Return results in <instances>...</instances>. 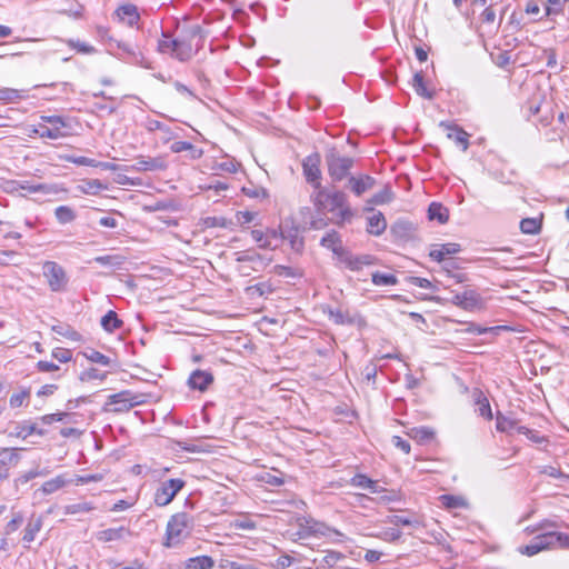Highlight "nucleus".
<instances>
[{
    "instance_id": "26",
    "label": "nucleus",
    "mask_w": 569,
    "mask_h": 569,
    "mask_svg": "<svg viewBox=\"0 0 569 569\" xmlns=\"http://www.w3.org/2000/svg\"><path fill=\"white\" fill-rule=\"evenodd\" d=\"M214 560L209 556H197L186 561V569H212Z\"/></svg>"
},
{
    "instance_id": "49",
    "label": "nucleus",
    "mask_w": 569,
    "mask_h": 569,
    "mask_svg": "<svg viewBox=\"0 0 569 569\" xmlns=\"http://www.w3.org/2000/svg\"><path fill=\"white\" fill-rule=\"evenodd\" d=\"M94 261L101 266L119 267L122 264V257L120 256H99Z\"/></svg>"
},
{
    "instance_id": "57",
    "label": "nucleus",
    "mask_w": 569,
    "mask_h": 569,
    "mask_svg": "<svg viewBox=\"0 0 569 569\" xmlns=\"http://www.w3.org/2000/svg\"><path fill=\"white\" fill-rule=\"evenodd\" d=\"M402 532L398 529L389 528L383 530L380 535H378L379 538H381L385 541L393 542L401 538Z\"/></svg>"
},
{
    "instance_id": "29",
    "label": "nucleus",
    "mask_w": 569,
    "mask_h": 569,
    "mask_svg": "<svg viewBox=\"0 0 569 569\" xmlns=\"http://www.w3.org/2000/svg\"><path fill=\"white\" fill-rule=\"evenodd\" d=\"M328 315L329 319L337 325H352L355 322V317L351 316L348 311L342 310L341 308H330L328 310Z\"/></svg>"
},
{
    "instance_id": "48",
    "label": "nucleus",
    "mask_w": 569,
    "mask_h": 569,
    "mask_svg": "<svg viewBox=\"0 0 569 569\" xmlns=\"http://www.w3.org/2000/svg\"><path fill=\"white\" fill-rule=\"evenodd\" d=\"M84 357L90 360L91 362H96L102 366H109L111 363V360L109 357L104 356L103 353L91 349L88 352L83 353Z\"/></svg>"
},
{
    "instance_id": "51",
    "label": "nucleus",
    "mask_w": 569,
    "mask_h": 569,
    "mask_svg": "<svg viewBox=\"0 0 569 569\" xmlns=\"http://www.w3.org/2000/svg\"><path fill=\"white\" fill-rule=\"evenodd\" d=\"M20 188L22 190H26L29 193H37V192L51 193L52 192V188L47 184H30L29 182H24V183L20 184Z\"/></svg>"
},
{
    "instance_id": "58",
    "label": "nucleus",
    "mask_w": 569,
    "mask_h": 569,
    "mask_svg": "<svg viewBox=\"0 0 569 569\" xmlns=\"http://www.w3.org/2000/svg\"><path fill=\"white\" fill-rule=\"evenodd\" d=\"M53 330L57 333H59V335H61V336H63V337H66V338H68L70 340H73V341L80 340L79 332H77L76 330L71 329L70 327L64 328V327L58 326V327H53Z\"/></svg>"
},
{
    "instance_id": "60",
    "label": "nucleus",
    "mask_w": 569,
    "mask_h": 569,
    "mask_svg": "<svg viewBox=\"0 0 569 569\" xmlns=\"http://www.w3.org/2000/svg\"><path fill=\"white\" fill-rule=\"evenodd\" d=\"M541 551V547L536 545L533 540L530 541V543L522 546L519 548V552L521 555L532 557Z\"/></svg>"
},
{
    "instance_id": "32",
    "label": "nucleus",
    "mask_w": 569,
    "mask_h": 569,
    "mask_svg": "<svg viewBox=\"0 0 569 569\" xmlns=\"http://www.w3.org/2000/svg\"><path fill=\"white\" fill-rule=\"evenodd\" d=\"M41 527H42L41 518L30 519L27 527L24 528L22 540L27 543L32 542L34 540L37 533L40 531Z\"/></svg>"
},
{
    "instance_id": "12",
    "label": "nucleus",
    "mask_w": 569,
    "mask_h": 569,
    "mask_svg": "<svg viewBox=\"0 0 569 569\" xmlns=\"http://www.w3.org/2000/svg\"><path fill=\"white\" fill-rule=\"evenodd\" d=\"M451 302L461 309L473 311L481 308L482 299L476 290L467 289L463 292L453 295Z\"/></svg>"
},
{
    "instance_id": "15",
    "label": "nucleus",
    "mask_w": 569,
    "mask_h": 569,
    "mask_svg": "<svg viewBox=\"0 0 569 569\" xmlns=\"http://www.w3.org/2000/svg\"><path fill=\"white\" fill-rule=\"evenodd\" d=\"M376 184L373 177L361 174L359 177L350 176L348 178V188L357 196L360 197L368 190L372 189Z\"/></svg>"
},
{
    "instance_id": "13",
    "label": "nucleus",
    "mask_w": 569,
    "mask_h": 569,
    "mask_svg": "<svg viewBox=\"0 0 569 569\" xmlns=\"http://www.w3.org/2000/svg\"><path fill=\"white\" fill-rule=\"evenodd\" d=\"M168 168L166 156L144 157L139 156L132 169L136 171H163Z\"/></svg>"
},
{
    "instance_id": "17",
    "label": "nucleus",
    "mask_w": 569,
    "mask_h": 569,
    "mask_svg": "<svg viewBox=\"0 0 569 569\" xmlns=\"http://www.w3.org/2000/svg\"><path fill=\"white\" fill-rule=\"evenodd\" d=\"M460 251L461 246L459 243L448 242L435 246L430 251L429 257L437 262H441L446 257L457 254Z\"/></svg>"
},
{
    "instance_id": "64",
    "label": "nucleus",
    "mask_w": 569,
    "mask_h": 569,
    "mask_svg": "<svg viewBox=\"0 0 569 569\" xmlns=\"http://www.w3.org/2000/svg\"><path fill=\"white\" fill-rule=\"evenodd\" d=\"M256 217L254 212L251 211H237L236 220L239 224L250 223Z\"/></svg>"
},
{
    "instance_id": "40",
    "label": "nucleus",
    "mask_w": 569,
    "mask_h": 569,
    "mask_svg": "<svg viewBox=\"0 0 569 569\" xmlns=\"http://www.w3.org/2000/svg\"><path fill=\"white\" fill-rule=\"evenodd\" d=\"M66 485H67V480L64 479V477L57 476L56 478L46 481L42 485L41 490L44 495H51V493L56 492L57 490L61 489L62 487H64Z\"/></svg>"
},
{
    "instance_id": "35",
    "label": "nucleus",
    "mask_w": 569,
    "mask_h": 569,
    "mask_svg": "<svg viewBox=\"0 0 569 569\" xmlns=\"http://www.w3.org/2000/svg\"><path fill=\"white\" fill-rule=\"evenodd\" d=\"M409 437L417 440L418 442H427L433 439L435 432L428 427L412 428L408 432Z\"/></svg>"
},
{
    "instance_id": "2",
    "label": "nucleus",
    "mask_w": 569,
    "mask_h": 569,
    "mask_svg": "<svg viewBox=\"0 0 569 569\" xmlns=\"http://www.w3.org/2000/svg\"><path fill=\"white\" fill-rule=\"evenodd\" d=\"M320 244L333 252L338 260L351 271H359L363 266L376 263V258L371 254L353 256L349 250L342 247L341 238L335 230L322 237Z\"/></svg>"
},
{
    "instance_id": "23",
    "label": "nucleus",
    "mask_w": 569,
    "mask_h": 569,
    "mask_svg": "<svg viewBox=\"0 0 569 569\" xmlns=\"http://www.w3.org/2000/svg\"><path fill=\"white\" fill-rule=\"evenodd\" d=\"M472 397H473L475 403L478 407L477 408L478 413L481 417L486 418L487 420H491L493 417L491 407H490L489 400L483 395V392L479 389H476V390H473Z\"/></svg>"
},
{
    "instance_id": "7",
    "label": "nucleus",
    "mask_w": 569,
    "mask_h": 569,
    "mask_svg": "<svg viewBox=\"0 0 569 569\" xmlns=\"http://www.w3.org/2000/svg\"><path fill=\"white\" fill-rule=\"evenodd\" d=\"M41 120L46 123H39L32 132L38 134L40 138L48 139H60L67 137V132H64V128H67V123L64 119L60 116H42Z\"/></svg>"
},
{
    "instance_id": "63",
    "label": "nucleus",
    "mask_w": 569,
    "mask_h": 569,
    "mask_svg": "<svg viewBox=\"0 0 569 569\" xmlns=\"http://www.w3.org/2000/svg\"><path fill=\"white\" fill-rule=\"evenodd\" d=\"M38 371L40 372H53V371H59L60 370V367L51 361H44V360H40L37 362L36 365Z\"/></svg>"
},
{
    "instance_id": "37",
    "label": "nucleus",
    "mask_w": 569,
    "mask_h": 569,
    "mask_svg": "<svg viewBox=\"0 0 569 569\" xmlns=\"http://www.w3.org/2000/svg\"><path fill=\"white\" fill-rule=\"evenodd\" d=\"M441 503L448 509L466 508L468 506L465 498L453 495H442L440 497Z\"/></svg>"
},
{
    "instance_id": "22",
    "label": "nucleus",
    "mask_w": 569,
    "mask_h": 569,
    "mask_svg": "<svg viewBox=\"0 0 569 569\" xmlns=\"http://www.w3.org/2000/svg\"><path fill=\"white\" fill-rule=\"evenodd\" d=\"M350 483L353 487L362 488V489H369L372 493H380L382 491H386L383 488H381L377 481L370 479L366 475L357 473L351 478Z\"/></svg>"
},
{
    "instance_id": "46",
    "label": "nucleus",
    "mask_w": 569,
    "mask_h": 569,
    "mask_svg": "<svg viewBox=\"0 0 569 569\" xmlns=\"http://www.w3.org/2000/svg\"><path fill=\"white\" fill-rule=\"evenodd\" d=\"M186 40L190 41L192 43V40L198 38L200 41L204 38V31L199 24L190 26L186 29H183V36Z\"/></svg>"
},
{
    "instance_id": "61",
    "label": "nucleus",
    "mask_w": 569,
    "mask_h": 569,
    "mask_svg": "<svg viewBox=\"0 0 569 569\" xmlns=\"http://www.w3.org/2000/svg\"><path fill=\"white\" fill-rule=\"evenodd\" d=\"M480 20L483 23L492 24L496 21V11L493 10L492 6H488L485 8L482 13L480 14Z\"/></svg>"
},
{
    "instance_id": "44",
    "label": "nucleus",
    "mask_w": 569,
    "mask_h": 569,
    "mask_svg": "<svg viewBox=\"0 0 569 569\" xmlns=\"http://www.w3.org/2000/svg\"><path fill=\"white\" fill-rule=\"evenodd\" d=\"M107 186L98 179H91L83 181L81 190L84 193L97 194L101 190H106Z\"/></svg>"
},
{
    "instance_id": "28",
    "label": "nucleus",
    "mask_w": 569,
    "mask_h": 569,
    "mask_svg": "<svg viewBox=\"0 0 569 569\" xmlns=\"http://www.w3.org/2000/svg\"><path fill=\"white\" fill-rule=\"evenodd\" d=\"M555 531L545 532L536 536L532 540L536 545L541 547V551L553 549L557 547V540Z\"/></svg>"
},
{
    "instance_id": "53",
    "label": "nucleus",
    "mask_w": 569,
    "mask_h": 569,
    "mask_svg": "<svg viewBox=\"0 0 569 569\" xmlns=\"http://www.w3.org/2000/svg\"><path fill=\"white\" fill-rule=\"evenodd\" d=\"M93 510V506L89 502H79L66 507V513L74 515L79 512H89Z\"/></svg>"
},
{
    "instance_id": "38",
    "label": "nucleus",
    "mask_w": 569,
    "mask_h": 569,
    "mask_svg": "<svg viewBox=\"0 0 569 569\" xmlns=\"http://www.w3.org/2000/svg\"><path fill=\"white\" fill-rule=\"evenodd\" d=\"M251 238L258 243L259 248L261 249H270L274 250L278 248V243H271L267 239V233L259 229L251 230Z\"/></svg>"
},
{
    "instance_id": "54",
    "label": "nucleus",
    "mask_w": 569,
    "mask_h": 569,
    "mask_svg": "<svg viewBox=\"0 0 569 569\" xmlns=\"http://www.w3.org/2000/svg\"><path fill=\"white\" fill-rule=\"evenodd\" d=\"M231 222L224 217H207L204 219V224L208 228H228Z\"/></svg>"
},
{
    "instance_id": "30",
    "label": "nucleus",
    "mask_w": 569,
    "mask_h": 569,
    "mask_svg": "<svg viewBox=\"0 0 569 569\" xmlns=\"http://www.w3.org/2000/svg\"><path fill=\"white\" fill-rule=\"evenodd\" d=\"M101 326L108 332H113L122 326V321L118 318L117 312L109 310L101 318Z\"/></svg>"
},
{
    "instance_id": "9",
    "label": "nucleus",
    "mask_w": 569,
    "mask_h": 569,
    "mask_svg": "<svg viewBox=\"0 0 569 569\" xmlns=\"http://www.w3.org/2000/svg\"><path fill=\"white\" fill-rule=\"evenodd\" d=\"M141 403L139 397L129 390H123L118 393L110 395L104 405L103 410L107 412L121 413L127 412L134 406Z\"/></svg>"
},
{
    "instance_id": "1",
    "label": "nucleus",
    "mask_w": 569,
    "mask_h": 569,
    "mask_svg": "<svg viewBox=\"0 0 569 569\" xmlns=\"http://www.w3.org/2000/svg\"><path fill=\"white\" fill-rule=\"evenodd\" d=\"M310 198L316 210L320 213L331 212V220L338 226L350 222L355 216L348 202V196L341 190L336 188H320L319 190H315Z\"/></svg>"
},
{
    "instance_id": "39",
    "label": "nucleus",
    "mask_w": 569,
    "mask_h": 569,
    "mask_svg": "<svg viewBox=\"0 0 569 569\" xmlns=\"http://www.w3.org/2000/svg\"><path fill=\"white\" fill-rule=\"evenodd\" d=\"M371 281L376 286H395L398 279L395 274L376 271L371 274Z\"/></svg>"
},
{
    "instance_id": "18",
    "label": "nucleus",
    "mask_w": 569,
    "mask_h": 569,
    "mask_svg": "<svg viewBox=\"0 0 569 569\" xmlns=\"http://www.w3.org/2000/svg\"><path fill=\"white\" fill-rule=\"evenodd\" d=\"M415 227L410 221L399 219L390 227V233L397 240L407 241L412 237Z\"/></svg>"
},
{
    "instance_id": "24",
    "label": "nucleus",
    "mask_w": 569,
    "mask_h": 569,
    "mask_svg": "<svg viewBox=\"0 0 569 569\" xmlns=\"http://www.w3.org/2000/svg\"><path fill=\"white\" fill-rule=\"evenodd\" d=\"M177 447L180 450L198 453V452H210L211 446L206 445L199 440L196 441H188V440H179L176 442Z\"/></svg>"
},
{
    "instance_id": "10",
    "label": "nucleus",
    "mask_w": 569,
    "mask_h": 569,
    "mask_svg": "<svg viewBox=\"0 0 569 569\" xmlns=\"http://www.w3.org/2000/svg\"><path fill=\"white\" fill-rule=\"evenodd\" d=\"M43 276L47 278L51 291H63L68 283L64 269L54 261H47L43 264Z\"/></svg>"
},
{
    "instance_id": "25",
    "label": "nucleus",
    "mask_w": 569,
    "mask_h": 569,
    "mask_svg": "<svg viewBox=\"0 0 569 569\" xmlns=\"http://www.w3.org/2000/svg\"><path fill=\"white\" fill-rule=\"evenodd\" d=\"M428 218L446 223L449 219V211L439 202H431L428 208Z\"/></svg>"
},
{
    "instance_id": "14",
    "label": "nucleus",
    "mask_w": 569,
    "mask_h": 569,
    "mask_svg": "<svg viewBox=\"0 0 569 569\" xmlns=\"http://www.w3.org/2000/svg\"><path fill=\"white\" fill-rule=\"evenodd\" d=\"M213 380L214 378L211 372L197 369L190 375L188 379V386L192 390H199L203 392L209 388V386L213 383Z\"/></svg>"
},
{
    "instance_id": "52",
    "label": "nucleus",
    "mask_w": 569,
    "mask_h": 569,
    "mask_svg": "<svg viewBox=\"0 0 569 569\" xmlns=\"http://www.w3.org/2000/svg\"><path fill=\"white\" fill-rule=\"evenodd\" d=\"M52 358L61 363H66L72 359V351L66 348H56L52 350Z\"/></svg>"
},
{
    "instance_id": "19",
    "label": "nucleus",
    "mask_w": 569,
    "mask_h": 569,
    "mask_svg": "<svg viewBox=\"0 0 569 569\" xmlns=\"http://www.w3.org/2000/svg\"><path fill=\"white\" fill-rule=\"evenodd\" d=\"M116 16L118 19L124 23H127L129 27H133L138 23L140 16L138 13V9L133 4H123L120 6L116 10Z\"/></svg>"
},
{
    "instance_id": "34",
    "label": "nucleus",
    "mask_w": 569,
    "mask_h": 569,
    "mask_svg": "<svg viewBox=\"0 0 569 569\" xmlns=\"http://www.w3.org/2000/svg\"><path fill=\"white\" fill-rule=\"evenodd\" d=\"M20 460V456L17 449L4 448L0 451V466L8 468L9 466L17 465Z\"/></svg>"
},
{
    "instance_id": "6",
    "label": "nucleus",
    "mask_w": 569,
    "mask_h": 569,
    "mask_svg": "<svg viewBox=\"0 0 569 569\" xmlns=\"http://www.w3.org/2000/svg\"><path fill=\"white\" fill-rule=\"evenodd\" d=\"M299 530L296 533L299 539H306L308 537H330L331 535L343 537V535L333 528H330L323 522L317 521L312 518H300L298 519Z\"/></svg>"
},
{
    "instance_id": "45",
    "label": "nucleus",
    "mask_w": 569,
    "mask_h": 569,
    "mask_svg": "<svg viewBox=\"0 0 569 569\" xmlns=\"http://www.w3.org/2000/svg\"><path fill=\"white\" fill-rule=\"evenodd\" d=\"M23 98L21 91L12 88H2L0 89V101H4L8 103L17 102Z\"/></svg>"
},
{
    "instance_id": "42",
    "label": "nucleus",
    "mask_w": 569,
    "mask_h": 569,
    "mask_svg": "<svg viewBox=\"0 0 569 569\" xmlns=\"http://www.w3.org/2000/svg\"><path fill=\"white\" fill-rule=\"evenodd\" d=\"M541 223L536 218H525L520 221V230L526 234H535L539 232Z\"/></svg>"
},
{
    "instance_id": "4",
    "label": "nucleus",
    "mask_w": 569,
    "mask_h": 569,
    "mask_svg": "<svg viewBox=\"0 0 569 569\" xmlns=\"http://www.w3.org/2000/svg\"><path fill=\"white\" fill-rule=\"evenodd\" d=\"M158 50L184 62L192 58L193 48L192 43L183 37L171 39L168 34L162 33V39L158 42Z\"/></svg>"
},
{
    "instance_id": "3",
    "label": "nucleus",
    "mask_w": 569,
    "mask_h": 569,
    "mask_svg": "<svg viewBox=\"0 0 569 569\" xmlns=\"http://www.w3.org/2000/svg\"><path fill=\"white\" fill-rule=\"evenodd\" d=\"M194 527V518L188 512L172 515L166 527L162 546L166 548H178L190 538Z\"/></svg>"
},
{
    "instance_id": "50",
    "label": "nucleus",
    "mask_w": 569,
    "mask_h": 569,
    "mask_svg": "<svg viewBox=\"0 0 569 569\" xmlns=\"http://www.w3.org/2000/svg\"><path fill=\"white\" fill-rule=\"evenodd\" d=\"M388 522L392 523L395 526H407V527H410V526L415 527V526L419 525L418 520H416V519H411V518L398 516V515L389 517Z\"/></svg>"
},
{
    "instance_id": "62",
    "label": "nucleus",
    "mask_w": 569,
    "mask_h": 569,
    "mask_svg": "<svg viewBox=\"0 0 569 569\" xmlns=\"http://www.w3.org/2000/svg\"><path fill=\"white\" fill-rule=\"evenodd\" d=\"M236 254H237L236 260L238 262H254V261L261 260L260 254L250 253L249 251H241V252H237Z\"/></svg>"
},
{
    "instance_id": "59",
    "label": "nucleus",
    "mask_w": 569,
    "mask_h": 569,
    "mask_svg": "<svg viewBox=\"0 0 569 569\" xmlns=\"http://www.w3.org/2000/svg\"><path fill=\"white\" fill-rule=\"evenodd\" d=\"M104 377H106V373H101L96 368H90L80 375V380L81 381H89V380H96V379L102 380V379H104Z\"/></svg>"
},
{
    "instance_id": "16",
    "label": "nucleus",
    "mask_w": 569,
    "mask_h": 569,
    "mask_svg": "<svg viewBox=\"0 0 569 569\" xmlns=\"http://www.w3.org/2000/svg\"><path fill=\"white\" fill-rule=\"evenodd\" d=\"M132 536L133 532L129 528L121 526L118 528H108L99 531L97 539L102 542L124 541Z\"/></svg>"
},
{
    "instance_id": "43",
    "label": "nucleus",
    "mask_w": 569,
    "mask_h": 569,
    "mask_svg": "<svg viewBox=\"0 0 569 569\" xmlns=\"http://www.w3.org/2000/svg\"><path fill=\"white\" fill-rule=\"evenodd\" d=\"M346 559V556L339 551L330 550L327 551V553L322 557L320 561L321 567H333L337 565L340 560Z\"/></svg>"
},
{
    "instance_id": "41",
    "label": "nucleus",
    "mask_w": 569,
    "mask_h": 569,
    "mask_svg": "<svg viewBox=\"0 0 569 569\" xmlns=\"http://www.w3.org/2000/svg\"><path fill=\"white\" fill-rule=\"evenodd\" d=\"M517 421L509 419L500 413L496 418V428L500 432H512L516 430Z\"/></svg>"
},
{
    "instance_id": "11",
    "label": "nucleus",
    "mask_w": 569,
    "mask_h": 569,
    "mask_svg": "<svg viewBox=\"0 0 569 569\" xmlns=\"http://www.w3.org/2000/svg\"><path fill=\"white\" fill-rule=\"evenodd\" d=\"M320 156L319 153L309 154L302 161L303 176L308 183H310L315 190H319L321 187V170H320Z\"/></svg>"
},
{
    "instance_id": "21",
    "label": "nucleus",
    "mask_w": 569,
    "mask_h": 569,
    "mask_svg": "<svg viewBox=\"0 0 569 569\" xmlns=\"http://www.w3.org/2000/svg\"><path fill=\"white\" fill-rule=\"evenodd\" d=\"M281 238L289 242L291 249L296 252H301L303 249V238L300 237L299 230L295 227L281 229Z\"/></svg>"
},
{
    "instance_id": "5",
    "label": "nucleus",
    "mask_w": 569,
    "mask_h": 569,
    "mask_svg": "<svg viewBox=\"0 0 569 569\" xmlns=\"http://www.w3.org/2000/svg\"><path fill=\"white\" fill-rule=\"evenodd\" d=\"M328 173L333 182H340L349 178L350 169L353 166V159L340 156L335 149L326 154Z\"/></svg>"
},
{
    "instance_id": "27",
    "label": "nucleus",
    "mask_w": 569,
    "mask_h": 569,
    "mask_svg": "<svg viewBox=\"0 0 569 569\" xmlns=\"http://www.w3.org/2000/svg\"><path fill=\"white\" fill-rule=\"evenodd\" d=\"M69 161H71L74 164H78V166L100 167V168H102L104 170H116L117 169V166L114 163H111V162H98L94 159L82 157V156H80V157H71L69 159Z\"/></svg>"
},
{
    "instance_id": "55",
    "label": "nucleus",
    "mask_w": 569,
    "mask_h": 569,
    "mask_svg": "<svg viewBox=\"0 0 569 569\" xmlns=\"http://www.w3.org/2000/svg\"><path fill=\"white\" fill-rule=\"evenodd\" d=\"M23 522V517L21 513H16L13 518L7 523L4 528V535L9 536L14 532Z\"/></svg>"
},
{
    "instance_id": "33",
    "label": "nucleus",
    "mask_w": 569,
    "mask_h": 569,
    "mask_svg": "<svg viewBox=\"0 0 569 569\" xmlns=\"http://www.w3.org/2000/svg\"><path fill=\"white\" fill-rule=\"evenodd\" d=\"M412 87L416 93L426 99H432L433 92L428 90L421 72H416L413 76Z\"/></svg>"
},
{
    "instance_id": "47",
    "label": "nucleus",
    "mask_w": 569,
    "mask_h": 569,
    "mask_svg": "<svg viewBox=\"0 0 569 569\" xmlns=\"http://www.w3.org/2000/svg\"><path fill=\"white\" fill-rule=\"evenodd\" d=\"M392 199V192L389 187H385L381 191L377 192L369 200L372 204H383L390 202Z\"/></svg>"
},
{
    "instance_id": "8",
    "label": "nucleus",
    "mask_w": 569,
    "mask_h": 569,
    "mask_svg": "<svg viewBox=\"0 0 569 569\" xmlns=\"http://www.w3.org/2000/svg\"><path fill=\"white\" fill-rule=\"evenodd\" d=\"M186 481L181 478H172L161 481L156 489L153 501L158 507L168 506L184 488Z\"/></svg>"
},
{
    "instance_id": "31",
    "label": "nucleus",
    "mask_w": 569,
    "mask_h": 569,
    "mask_svg": "<svg viewBox=\"0 0 569 569\" xmlns=\"http://www.w3.org/2000/svg\"><path fill=\"white\" fill-rule=\"evenodd\" d=\"M449 132L448 138L452 139L457 146H461L462 150L466 151L468 149L469 142H468V133L458 128V127H451L448 126Z\"/></svg>"
},
{
    "instance_id": "36",
    "label": "nucleus",
    "mask_w": 569,
    "mask_h": 569,
    "mask_svg": "<svg viewBox=\"0 0 569 569\" xmlns=\"http://www.w3.org/2000/svg\"><path fill=\"white\" fill-rule=\"evenodd\" d=\"M54 216L61 224L70 223L76 219L74 210L68 206H59L56 208Z\"/></svg>"
},
{
    "instance_id": "56",
    "label": "nucleus",
    "mask_w": 569,
    "mask_h": 569,
    "mask_svg": "<svg viewBox=\"0 0 569 569\" xmlns=\"http://www.w3.org/2000/svg\"><path fill=\"white\" fill-rule=\"evenodd\" d=\"M274 273L287 278H296L300 276L296 269L282 264L274 266Z\"/></svg>"
},
{
    "instance_id": "20",
    "label": "nucleus",
    "mask_w": 569,
    "mask_h": 569,
    "mask_svg": "<svg viewBox=\"0 0 569 569\" xmlns=\"http://www.w3.org/2000/svg\"><path fill=\"white\" fill-rule=\"evenodd\" d=\"M387 229V221L382 212H373L372 216L368 217L367 231L373 236H380Z\"/></svg>"
}]
</instances>
